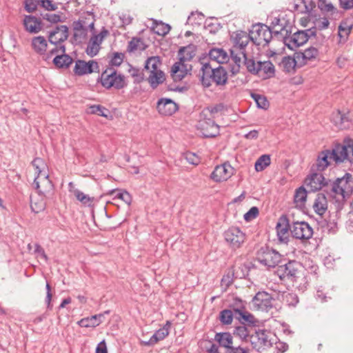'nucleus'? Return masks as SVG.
I'll use <instances>...</instances> for the list:
<instances>
[{
  "label": "nucleus",
  "instance_id": "1",
  "mask_svg": "<svg viewBox=\"0 0 353 353\" xmlns=\"http://www.w3.org/2000/svg\"><path fill=\"white\" fill-rule=\"evenodd\" d=\"M348 157V141L338 144L332 150H323L319 153L316 163L312 166L313 172L325 170L332 162L340 163Z\"/></svg>",
  "mask_w": 353,
  "mask_h": 353
},
{
  "label": "nucleus",
  "instance_id": "2",
  "mask_svg": "<svg viewBox=\"0 0 353 353\" xmlns=\"http://www.w3.org/2000/svg\"><path fill=\"white\" fill-rule=\"evenodd\" d=\"M32 166L37 176L34 178L33 185L37 193L46 198H51L54 193V185L49 179L47 172V165L43 159L36 158L32 161Z\"/></svg>",
  "mask_w": 353,
  "mask_h": 353
},
{
  "label": "nucleus",
  "instance_id": "3",
  "mask_svg": "<svg viewBox=\"0 0 353 353\" xmlns=\"http://www.w3.org/2000/svg\"><path fill=\"white\" fill-rule=\"evenodd\" d=\"M251 40L250 34L244 31H236L231 35V41L232 47L230 50L232 61L235 63V66L232 68V72H239L241 64V57L240 53L245 52V47Z\"/></svg>",
  "mask_w": 353,
  "mask_h": 353
},
{
  "label": "nucleus",
  "instance_id": "4",
  "mask_svg": "<svg viewBox=\"0 0 353 353\" xmlns=\"http://www.w3.org/2000/svg\"><path fill=\"white\" fill-rule=\"evenodd\" d=\"M249 333L241 332L239 336L250 341L253 348L257 351L265 350L274 344L277 345L279 339L275 332H252V334Z\"/></svg>",
  "mask_w": 353,
  "mask_h": 353
},
{
  "label": "nucleus",
  "instance_id": "5",
  "mask_svg": "<svg viewBox=\"0 0 353 353\" xmlns=\"http://www.w3.org/2000/svg\"><path fill=\"white\" fill-rule=\"evenodd\" d=\"M216 113H217L216 108H208L204 109L200 115L196 127L205 137H214L219 134V126L214 121Z\"/></svg>",
  "mask_w": 353,
  "mask_h": 353
},
{
  "label": "nucleus",
  "instance_id": "6",
  "mask_svg": "<svg viewBox=\"0 0 353 353\" xmlns=\"http://www.w3.org/2000/svg\"><path fill=\"white\" fill-rule=\"evenodd\" d=\"M91 31L92 34L87 43L85 52L89 57H94L99 54L103 41L110 36V32L105 27H102L99 31L94 29Z\"/></svg>",
  "mask_w": 353,
  "mask_h": 353
},
{
  "label": "nucleus",
  "instance_id": "7",
  "mask_svg": "<svg viewBox=\"0 0 353 353\" xmlns=\"http://www.w3.org/2000/svg\"><path fill=\"white\" fill-rule=\"evenodd\" d=\"M332 192L335 196L344 199L349 196L353 191V180L352 174L347 173L342 178H339L333 183Z\"/></svg>",
  "mask_w": 353,
  "mask_h": 353
},
{
  "label": "nucleus",
  "instance_id": "8",
  "mask_svg": "<svg viewBox=\"0 0 353 353\" xmlns=\"http://www.w3.org/2000/svg\"><path fill=\"white\" fill-rule=\"evenodd\" d=\"M251 41L257 46H265L268 44L272 39V30L264 24H255L250 30Z\"/></svg>",
  "mask_w": 353,
  "mask_h": 353
},
{
  "label": "nucleus",
  "instance_id": "9",
  "mask_svg": "<svg viewBox=\"0 0 353 353\" xmlns=\"http://www.w3.org/2000/svg\"><path fill=\"white\" fill-rule=\"evenodd\" d=\"M301 265L296 261H290L283 265H279L276 274L281 280L288 279L296 282L302 276Z\"/></svg>",
  "mask_w": 353,
  "mask_h": 353
},
{
  "label": "nucleus",
  "instance_id": "10",
  "mask_svg": "<svg viewBox=\"0 0 353 353\" xmlns=\"http://www.w3.org/2000/svg\"><path fill=\"white\" fill-rule=\"evenodd\" d=\"M101 83L105 88L121 89L125 86L124 77L113 69L105 70L101 75Z\"/></svg>",
  "mask_w": 353,
  "mask_h": 353
},
{
  "label": "nucleus",
  "instance_id": "11",
  "mask_svg": "<svg viewBox=\"0 0 353 353\" xmlns=\"http://www.w3.org/2000/svg\"><path fill=\"white\" fill-rule=\"evenodd\" d=\"M201 70L203 71L204 74L210 76L212 81L217 85H223L228 81V74L225 70L221 66L212 68L209 63H203Z\"/></svg>",
  "mask_w": 353,
  "mask_h": 353
},
{
  "label": "nucleus",
  "instance_id": "12",
  "mask_svg": "<svg viewBox=\"0 0 353 353\" xmlns=\"http://www.w3.org/2000/svg\"><path fill=\"white\" fill-rule=\"evenodd\" d=\"M225 241L232 249L240 248L245 240V234L239 228H230L224 232Z\"/></svg>",
  "mask_w": 353,
  "mask_h": 353
},
{
  "label": "nucleus",
  "instance_id": "13",
  "mask_svg": "<svg viewBox=\"0 0 353 353\" xmlns=\"http://www.w3.org/2000/svg\"><path fill=\"white\" fill-rule=\"evenodd\" d=\"M239 306L234 309V315L239 321L245 326L259 327L262 322L256 319L252 314L244 310L243 303L239 300Z\"/></svg>",
  "mask_w": 353,
  "mask_h": 353
},
{
  "label": "nucleus",
  "instance_id": "14",
  "mask_svg": "<svg viewBox=\"0 0 353 353\" xmlns=\"http://www.w3.org/2000/svg\"><path fill=\"white\" fill-rule=\"evenodd\" d=\"M290 232L294 238L303 241L310 239L313 234L312 227L305 221L294 222Z\"/></svg>",
  "mask_w": 353,
  "mask_h": 353
},
{
  "label": "nucleus",
  "instance_id": "15",
  "mask_svg": "<svg viewBox=\"0 0 353 353\" xmlns=\"http://www.w3.org/2000/svg\"><path fill=\"white\" fill-rule=\"evenodd\" d=\"M50 54L55 55L53 63L58 68H68L72 63V59L65 54L64 46L53 47L50 50Z\"/></svg>",
  "mask_w": 353,
  "mask_h": 353
},
{
  "label": "nucleus",
  "instance_id": "16",
  "mask_svg": "<svg viewBox=\"0 0 353 353\" xmlns=\"http://www.w3.org/2000/svg\"><path fill=\"white\" fill-rule=\"evenodd\" d=\"M271 295L265 292H258L252 299L253 307L257 310L268 312L273 306Z\"/></svg>",
  "mask_w": 353,
  "mask_h": 353
},
{
  "label": "nucleus",
  "instance_id": "17",
  "mask_svg": "<svg viewBox=\"0 0 353 353\" xmlns=\"http://www.w3.org/2000/svg\"><path fill=\"white\" fill-rule=\"evenodd\" d=\"M281 259V255L273 250H267L258 255L259 262L268 268H274L278 265Z\"/></svg>",
  "mask_w": 353,
  "mask_h": 353
},
{
  "label": "nucleus",
  "instance_id": "18",
  "mask_svg": "<svg viewBox=\"0 0 353 353\" xmlns=\"http://www.w3.org/2000/svg\"><path fill=\"white\" fill-rule=\"evenodd\" d=\"M290 227L286 216H281L279 219L276 225V230L277 238L281 243H287L288 242Z\"/></svg>",
  "mask_w": 353,
  "mask_h": 353
},
{
  "label": "nucleus",
  "instance_id": "19",
  "mask_svg": "<svg viewBox=\"0 0 353 353\" xmlns=\"http://www.w3.org/2000/svg\"><path fill=\"white\" fill-rule=\"evenodd\" d=\"M233 168L229 163H225L214 168L211 179L216 182L226 181L233 174Z\"/></svg>",
  "mask_w": 353,
  "mask_h": 353
},
{
  "label": "nucleus",
  "instance_id": "20",
  "mask_svg": "<svg viewBox=\"0 0 353 353\" xmlns=\"http://www.w3.org/2000/svg\"><path fill=\"white\" fill-rule=\"evenodd\" d=\"M99 71L97 62L92 60L86 62L83 60H78L75 63L74 72L76 74L82 76Z\"/></svg>",
  "mask_w": 353,
  "mask_h": 353
},
{
  "label": "nucleus",
  "instance_id": "21",
  "mask_svg": "<svg viewBox=\"0 0 353 353\" xmlns=\"http://www.w3.org/2000/svg\"><path fill=\"white\" fill-rule=\"evenodd\" d=\"M191 70V66L185 63V59L180 57V60L176 62L172 67L171 74L175 81H181Z\"/></svg>",
  "mask_w": 353,
  "mask_h": 353
},
{
  "label": "nucleus",
  "instance_id": "22",
  "mask_svg": "<svg viewBox=\"0 0 353 353\" xmlns=\"http://www.w3.org/2000/svg\"><path fill=\"white\" fill-rule=\"evenodd\" d=\"M308 40V36L305 31H298L289 37H285L284 43L291 50L303 45Z\"/></svg>",
  "mask_w": 353,
  "mask_h": 353
},
{
  "label": "nucleus",
  "instance_id": "23",
  "mask_svg": "<svg viewBox=\"0 0 353 353\" xmlns=\"http://www.w3.org/2000/svg\"><path fill=\"white\" fill-rule=\"evenodd\" d=\"M68 28L65 26L57 27L54 30L50 32L49 34V41L54 45V47L63 46L61 43L65 41L68 37Z\"/></svg>",
  "mask_w": 353,
  "mask_h": 353
},
{
  "label": "nucleus",
  "instance_id": "24",
  "mask_svg": "<svg viewBox=\"0 0 353 353\" xmlns=\"http://www.w3.org/2000/svg\"><path fill=\"white\" fill-rule=\"evenodd\" d=\"M23 24L25 30L31 34H37L42 30L41 19L33 15H26Z\"/></svg>",
  "mask_w": 353,
  "mask_h": 353
},
{
  "label": "nucleus",
  "instance_id": "25",
  "mask_svg": "<svg viewBox=\"0 0 353 353\" xmlns=\"http://www.w3.org/2000/svg\"><path fill=\"white\" fill-rule=\"evenodd\" d=\"M157 108L162 115H171L177 110V105L170 99L162 98L157 102Z\"/></svg>",
  "mask_w": 353,
  "mask_h": 353
},
{
  "label": "nucleus",
  "instance_id": "26",
  "mask_svg": "<svg viewBox=\"0 0 353 353\" xmlns=\"http://www.w3.org/2000/svg\"><path fill=\"white\" fill-rule=\"evenodd\" d=\"M70 191L73 194L76 199L83 205L92 207L94 205L97 199L93 196L85 194L78 189H75L72 183H69Z\"/></svg>",
  "mask_w": 353,
  "mask_h": 353
},
{
  "label": "nucleus",
  "instance_id": "27",
  "mask_svg": "<svg viewBox=\"0 0 353 353\" xmlns=\"http://www.w3.org/2000/svg\"><path fill=\"white\" fill-rule=\"evenodd\" d=\"M258 76L263 79H269L274 77L275 68L273 63L270 61H258Z\"/></svg>",
  "mask_w": 353,
  "mask_h": 353
},
{
  "label": "nucleus",
  "instance_id": "28",
  "mask_svg": "<svg viewBox=\"0 0 353 353\" xmlns=\"http://www.w3.org/2000/svg\"><path fill=\"white\" fill-rule=\"evenodd\" d=\"M109 312H110L107 310L103 314H99L93 315L90 317L83 319L81 321H79L78 323L81 327L94 328L98 326L103 321L104 315L108 314Z\"/></svg>",
  "mask_w": 353,
  "mask_h": 353
},
{
  "label": "nucleus",
  "instance_id": "29",
  "mask_svg": "<svg viewBox=\"0 0 353 353\" xmlns=\"http://www.w3.org/2000/svg\"><path fill=\"white\" fill-rule=\"evenodd\" d=\"M323 180L324 177L321 174L313 173L305 179V184L311 191H316L323 185Z\"/></svg>",
  "mask_w": 353,
  "mask_h": 353
},
{
  "label": "nucleus",
  "instance_id": "30",
  "mask_svg": "<svg viewBox=\"0 0 353 353\" xmlns=\"http://www.w3.org/2000/svg\"><path fill=\"white\" fill-rule=\"evenodd\" d=\"M31 46L34 52L39 55H44L48 48V41L43 36L34 37Z\"/></svg>",
  "mask_w": 353,
  "mask_h": 353
},
{
  "label": "nucleus",
  "instance_id": "31",
  "mask_svg": "<svg viewBox=\"0 0 353 353\" xmlns=\"http://www.w3.org/2000/svg\"><path fill=\"white\" fill-rule=\"evenodd\" d=\"M332 121L334 124L339 129L348 128L350 123L348 112H341V111L337 110L332 114Z\"/></svg>",
  "mask_w": 353,
  "mask_h": 353
},
{
  "label": "nucleus",
  "instance_id": "32",
  "mask_svg": "<svg viewBox=\"0 0 353 353\" xmlns=\"http://www.w3.org/2000/svg\"><path fill=\"white\" fill-rule=\"evenodd\" d=\"M74 22L79 23L82 26L93 30L94 29L95 16L91 11L84 12L81 14L79 19Z\"/></svg>",
  "mask_w": 353,
  "mask_h": 353
},
{
  "label": "nucleus",
  "instance_id": "33",
  "mask_svg": "<svg viewBox=\"0 0 353 353\" xmlns=\"http://www.w3.org/2000/svg\"><path fill=\"white\" fill-rule=\"evenodd\" d=\"M48 199L43 195H40L39 193L37 195L32 196L30 202L32 210L35 213L43 211L46 205V200Z\"/></svg>",
  "mask_w": 353,
  "mask_h": 353
},
{
  "label": "nucleus",
  "instance_id": "34",
  "mask_svg": "<svg viewBox=\"0 0 353 353\" xmlns=\"http://www.w3.org/2000/svg\"><path fill=\"white\" fill-rule=\"evenodd\" d=\"M314 212L319 214L323 215L325 214L327 209V199L323 194H318L313 204Z\"/></svg>",
  "mask_w": 353,
  "mask_h": 353
},
{
  "label": "nucleus",
  "instance_id": "35",
  "mask_svg": "<svg viewBox=\"0 0 353 353\" xmlns=\"http://www.w3.org/2000/svg\"><path fill=\"white\" fill-rule=\"evenodd\" d=\"M209 57L211 61H214L219 63H224L228 62L229 60L228 53L221 48L212 49L209 52Z\"/></svg>",
  "mask_w": 353,
  "mask_h": 353
},
{
  "label": "nucleus",
  "instance_id": "36",
  "mask_svg": "<svg viewBox=\"0 0 353 353\" xmlns=\"http://www.w3.org/2000/svg\"><path fill=\"white\" fill-rule=\"evenodd\" d=\"M165 79V74L162 70L148 73V81L152 88H156Z\"/></svg>",
  "mask_w": 353,
  "mask_h": 353
},
{
  "label": "nucleus",
  "instance_id": "37",
  "mask_svg": "<svg viewBox=\"0 0 353 353\" xmlns=\"http://www.w3.org/2000/svg\"><path fill=\"white\" fill-rule=\"evenodd\" d=\"M214 339L221 346L228 349L232 347V337L230 332H216Z\"/></svg>",
  "mask_w": 353,
  "mask_h": 353
},
{
  "label": "nucleus",
  "instance_id": "38",
  "mask_svg": "<svg viewBox=\"0 0 353 353\" xmlns=\"http://www.w3.org/2000/svg\"><path fill=\"white\" fill-rule=\"evenodd\" d=\"M240 56L241 57V63L243 60L244 65L248 71L252 74H256V73L259 72L258 61L256 62L252 58H248L245 52H241Z\"/></svg>",
  "mask_w": 353,
  "mask_h": 353
},
{
  "label": "nucleus",
  "instance_id": "39",
  "mask_svg": "<svg viewBox=\"0 0 353 353\" xmlns=\"http://www.w3.org/2000/svg\"><path fill=\"white\" fill-rule=\"evenodd\" d=\"M307 199V192L304 188H298L295 192L294 202L296 208L303 209L305 207Z\"/></svg>",
  "mask_w": 353,
  "mask_h": 353
},
{
  "label": "nucleus",
  "instance_id": "40",
  "mask_svg": "<svg viewBox=\"0 0 353 353\" xmlns=\"http://www.w3.org/2000/svg\"><path fill=\"white\" fill-rule=\"evenodd\" d=\"M89 28L82 26L79 23H73L74 37L76 41L81 42L84 40L88 34Z\"/></svg>",
  "mask_w": 353,
  "mask_h": 353
},
{
  "label": "nucleus",
  "instance_id": "41",
  "mask_svg": "<svg viewBox=\"0 0 353 353\" xmlns=\"http://www.w3.org/2000/svg\"><path fill=\"white\" fill-rule=\"evenodd\" d=\"M161 61L158 57H151L145 61V68L148 73L160 70Z\"/></svg>",
  "mask_w": 353,
  "mask_h": 353
},
{
  "label": "nucleus",
  "instance_id": "42",
  "mask_svg": "<svg viewBox=\"0 0 353 353\" xmlns=\"http://www.w3.org/2000/svg\"><path fill=\"white\" fill-rule=\"evenodd\" d=\"M271 24L273 29V32L276 34H283V32H285V34H287L288 32V30L286 29V22L283 19L275 17L272 20Z\"/></svg>",
  "mask_w": 353,
  "mask_h": 353
},
{
  "label": "nucleus",
  "instance_id": "43",
  "mask_svg": "<svg viewBox=\"0 0 353 353\" xmlns=\"http://www.w3.org/2000/svg\"><path fill=\"white\" fill-rule=\"evenodd\" d=\"M168 334L169 332H154L148 341L140 339V342L142 345L152 346L156 344L158 341L164 339Z\"/></svg>",
  "mask_w": 353,
  "mask_h": 353
},
{
  "label": "nucleus",
  "instance_id": "44",
  "mask_svg": "<svg viewBox=\"0 0 353 353\" xmlns=\"http://www.w3.org/2000/svg\"><path fill=\"white\" fill-rule=\"evenodd\" d=\"M296 65L295 59L291 57H285L283 58L280 66L287 72L294 71Z\"/></svg>",
  "mask_w": 353,
  "mask_h": 353
},
{
  "label": "nucleus",
  "instance_id": "45",
  "mask_svg": "<svg viewBox=\"0 0 353 353\" xmlns=\"http://www.w3.org/2000/svg\"><path fill=\"white\" fill-rule=\"evenodd\" d=\"M271 163L270 157L268 154L261 156L255 163V170L257 172L263 171Z\"/></svg>",
  "mask_w": 353,
  "mask_h": 353
},
{
  "label": "nucleus",
  "instance_id": "46",
  "mask_svg": "<svg viewBox=\"0 0 353 353\" xmlns=\"http://www.w3.org/2000/svg\"><path fill=\"white\" fill-rule=\"evenodd\" d=\"M318 54H319L318 50L313 47L309 48L305 50L301 53L303 59H304L306 61H310L313 59H315L316 57H317Z\"/></svg>",
  "mask_w": 353,
  "mask_h": 353
},
{
  "label": "nucleus",
  "instance_id": "47",
  "mask_svg": "<svg viewBox=\"0 0 353 353\" xmlns=\"http://www.w3.org/2000/svg\"><path fill=\"white\" fill-rule=\"evenodd\" d=\"M143 42L139 39L133 38L128 43V51L132 52L139 50H143Z\"/></svg>",
  "mask_w": 353,
  "mask_h": 353
},
{
  "label": "nucleus",
  "instance_id": "48",
  "mask_svg": "<svg viewBox=\"0 0 353 353\" xmlns=\"http://www.w3.org/2000/svg\"><path fill=\"white\" fill-rule=\"evenodd\" d=\"M318 7L325 12H332L334 10V7L330 0H319Z\"/></svg>",
  "mask_w": 353,
  "mask_h": 353
},
{
  "label": "nucleus",
  "instance_id": "49",
  "mask_svg": "<svg viewBox=\"0 0 353 353\" xmlns=\"http://www.w3.org/2000/svg\"><path fill=\"white\" fill-rule=\"evenodd\" d=\"M352 24H348L347 21H343L339 27V36L341 38L347 37L350 34Z\"/></svg>",
  "mask_w": 353,
  "mask_h": 353
},
{
  "label": "nucleus",
  "instance_id": "50",
  "mask_svg": "<svg viewBox=\"0 0 353 353\" xmlns=\"http://www.w3.org/2000/svg\"><path fill=\"white\" fill-rule=\"evenodd\" d=\"M252 96L259 108L262 109L268 108L269 103L264 96L258 94H253Z\"/></svg>",
  "mask_w": 353,
  "mask_h": 353
},
{
  "label": "nucleus",
  "instance_id": "51",
  "mask_svg": "<svg viewBox=\"0 0 353 353\" xmlns=\"http://www.w3.org/2000/svg\"><path fill=\"white\" fill-rule=\"evenodd\" d=\"M220 321L224 324H230L232 322L233 314L230 310H224L219 315Z\"/></svg>",
  "mask_w": 353,
  "mask_h": 353
},
{
  "label": "nucleus",
  "instance_id": "52",
  "mask_svg": "<svg viewBox=\"0 0 353 353\" xmlns=\"http://www.w3.org/2000/svg\"><path fill=\"white\" fill-rule=\"evenodd\" d=\"M259 211L257 207H252L243 216L244 219L246 221H250L255 218H256L259 215Z\"/></svg>",
  "mask_w": 353,
  "mask_h": 353
},
{
  "label": "nucleus",
  "instance_id": "53",
  "mask_svg": "<svg viewBox=\"0 0 353 353\" xmlns=\"http://www.w3.org/2000/svg\"><path fill=\"white\" fill-rule=\"evenodd\" d=\"M155 32L159 35H165L168 33L170 30V26L163 23H157L156 26Z\"/></svg>",
  "mask_w": 353,
  "mask_h": 353
},
{
  "label": "nucleus",
  "instance_id": "54",
  "mask_svg": "<svg viewBox=\"0 0 353 353\" xmlns=\"http://www.w3.org/2000/svg\"><path fill=\"white\" fill-rule=\"evenodd\" d=\"M184 157L189 163L192 165H198L200 162L199 157L196 154L192 152L185 153Z\"/></svg>",
  "mask_w": 353,
  "mask_h": 353
},
{
  "label": "nucleus",
  "instance_id": "55",
  "mask_svg": "<svg viewBox=\"0 0 353 353\" xmlns=\"http://www.w3.org/2000/svg\"><path fill=\"white\" fill-rule=\"evenodd\" d=\"M124 58V54L121 52H114L111 59L110 63L112 65L119 66Z\"/></svg>",
  "mask_w": 353,
  "mask_h": 353
},
{
  "label": "nucleus",
  "instance_id": "56",
  "mask_svg": "<svg viewBox=\"0 0 353 353\" xmlns=\"http://www.w3.org/2000/svg\"><path fill=\"white\" fill-rule=\"evenodd\" d=\"M24 7L28 12H33L37 10V3L36 0H25Z\"/></svg>",
  "mask_w": 353,
  "mask_h": 353
},
{
  "label": "nucleus",
  "instance_id": "57",
  "mask_svg": "<svg viewBox=\"0 0 353 353\" xmlns=\"http://www.w3.org/2000/svg\"><path fill=\"white\" fill-rule=\"evenodd\" d=\"M285 300L288 305L295 306L298 302L299 299L297 296L293 293H288L285 296Z\"/></svg>",
  "mask_w": 353,
  "mask_h": 353
},
{
  "label": "nucleus",
  "instance_id": "58",
  "mask_svg": "<svg viewBox=\"0 0 353 353\" xmlns=\"http://www.w3.org/2000/svg\"><path fill=\"white\" fill-rule=\"evenodd\" d=\"M248 274L247 268L245 266L243 267H234L233 274L236 278H243L245 277Z\"/></svg>",
  "mask_w": 353,
  "mask_h": 353
},
{
  "label": "nucleus",
  "instance_id": "59",
  "mask_svg": "<svg viewBox=\"0 0 353 353\" xmlns=\"http://www.w3.org/2000/svg\"><path fill=\"white\" fill-rule=\"evenodd\" d=\"M90 112L92 114H97L100 116L107 117V114L104 113V111L106 110L104 108L101 107L99 105H94L90 108Z\"/></svg>",
  "mask_w": 353,
  "mask_h": 353
},
{
  "label": "nucleus",
  "instance_id": "60",
  "mask_svg": "<svg viewBox=\"0 0 353 353\" xmlns=\"http://www.w3.org/2000/svg\"><path fill=\"white\" fill-rule=\"evenodd\" d=\"M348 59L345 56L341 55L337 57L336 63L340 68H345L348 64Z\"/></svg>",
  "mask_w": 353,
  "mask_h": 353
},
{
  "label": "nucleus",
  "instance_id": "61",
  "mask_svg": "<svg viewBox=\"0 0 353 353\" xmlns=\"http://www.w3.org/2000/svg\"><path fill=\"white\" fill-rule=\"evenodd\" d=\"M340 6L345 10L353 9V0H339Z\"/></svg>",
  "mask_w": 353,
  "mask_h": 353
},
{
  "label": "nucleus",
  "instance_id": "62",
  "mask_svg": "<svg viewBox=\"0 0 353 353\" xmlns=\"http://www.w3.org/2000/svg\"><path fill=\"white\" fill-rule=\"evenodd\" d=\"M41 6L48 10H54L57 6L50 0H42Z\"/></svg>",
  "mask_w": 353,
  "mask_h": 353
},
{
  "label": "nucleus",
  "instance_id": "63",
  "mask_svg": "<svg viewBox=\"0 0 353 353\" xmlns=\"http://www.w3.org/2000/svg\"><path fill=\"white\" fill-rule=\"evenodd\" d=\"M95 353H108L105 340H102L97 345Z\"/></svg>",
  "mask_w": 353,
  "mask_h": 353
},
{
  "label": "nucleus",
  "instance_id": "64",
  "mask_svg": "<svg viewBox=\"0 0 353 353\" xmlns=\"http://www.w3.org/2000/svg\"><path fill=\"white\" fill-rule=\"evenodd\" d=\"M347 161L350 162L353 161V141H348V157L347 158Z\"/></svg>",
  "mask_w": 353,
  "mask_h": 353
}]
</instances>
